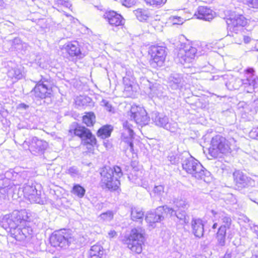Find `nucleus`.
Masks as SVG:
<instances>
[{
    "instance_id": "1",
    "label": "nucleus",
    "mask_w": 258,
    "mask_h": 258,
    "mask_svg": "<svg viewBox=\"0 0 258 258\" xmlns=\"http://www.w3.org/2000/svg\"><path fill=\"white\" fill-rule=\"evenodd\" d=\"M100 185L103 188L116 190L120 185L119 178L122 176V172L120 167L115 166L113 168L105 166L100 172Z\"/></svg>"
},
{
    "instance_id": "2",
    "label": "nucleus",
    "mask_w": 258,
    "mask_h": 258,
    "mask_svg": "<svg viewBox=\"0 0 258 258\" xmlns=\"http://www.w3.org/2000/svg\"><path fill=\"white\" fill-rule=\"evenodd\" d=\"M236 147V140L230 138L228 140L224 137L217 135L214 137L209 148L210 154L214 158H217L220 154H227L231 152L232 149Z\"/></svg>"
},
{
    "instance_id": "3",
    "label": "nucleus",
    "mask_w": 258,
    "mask_h": 258,
    "mask_svg": "<svg viewBox=\"0 0 258 258\" xmlns=\"http://www.w3.org/2000/svg\"><path fill=\"white\" fill-rule=\"evenodd\" d=\"M182 167L187 173L197 179L205 180V177H208L210 174L199 161L191 156L183 160Z\"/></svg>"
},
{
    "instance_id": "4",
    "label": "nucleus",
    "mask_w": 258,
    "mask_h": 258,
    "mask_svg": "<svg viewBox=\"0 0 258 258\" xmlns=\"http://www.w3.org/2000/svg\"><path fill=\"white\" fill-rule=\"evenodd\" d=\"M29 219L25 211H16L12 214H8L3 216L2 219V226L6 230L10 229V232L19 224L25 223Z\"/></svg>"
},
{
    "instance_id": "5",
    "label": "nucleus",
    "mask_w": 258,
    "mask_h": 258,
    "mask_svg": "<svg viewBox=\"0 0 258 258\" xmlns=\"http://www.w3.org/2000/svg\"><path fill=\"white\" fill-rule=\"evenodd\" d=\"M252 68H248L245 71V77L243 79H236L233 85L234 89H238L242 86L247 93H252L255 88L258 87V78L254 74Z\"/></svg>"
},
{
    "instance_id": "6",
    "label": "nucleus",
    "mask_w": 258,
    "mask_h": 258,
    "mask_svg": "<svg viewBox=\"0 0 258 258\" xmlns=\"http://www.w3.org/2000/svg\"><path fill=\"white\" fill-rule=\"evenodd\" d=\"M144 234L141 228H135L131 230L130 236L124 240V243L132 252L138 254L142 252L144 242Z\"/></svg>"
},
{
    "instance_id": "7",
    "label": "nucleus",
    "mask_w": 258,
    "mask_h": 258,
    "mask_svg": "<svg viewBox=\"0 0 258 258\" xmlns=\"http://www.w3.org/2000/svg\"><path fill=\"white\" fill-rule=\"evenodd\" d=\"M74 241L69 231L63 229L56 232L50 238V242L54 247L63 248Z\"/></svg>"
},
{
    "instance_id": "8",
    "label": "nucleus",
    "mask_w": 258,
    "mask_h": 258,
    "mask_svg": "<svg viewBox=\"0 0 258 258\" xmlns=\"http://www.w3.org/2000/svg\"><path fill=\"white\" fill-rule=\"evenodd\" d=\"M44 82L45 81L42 80L39 81L31 90L30 94L34 101H40L41 100L50 97L52 89Z\"/></svg>"
},
{
    "instance_id": "9",
    "label": "nucleus",
    "mask_w": 258,
    "mask_h": 258,
    "mask_svg": "<svg viewBox=\"0 0 258 258\" xmlns=\"http://www.w3.org/2000/svg\"><path fill=\"white\" fill-rule=\"evenodd\" d=\"M24 196L27 199L30 203L43 204V201L41 199L40 194L38 193L35 186V183L32 180L28 181L23 187ZM40 193V191H39Z\"/></svg>"
},
{
    "instance_id": "10",
    "label": "nucleus",
    "mask_w": 258,
    "mask_h": 258,
    "mask_svg": "<svg viewBox=\"0 0 258 258\" xmlns=\"http://www.w3.org/2000/svg\"><path fill=\"white\" fill-rule=\"evenodd\" d=\"M149 53L151 56L150 64L153 68L161 67L163 65L166 56V52L164 47L158 45L152 46Z\"/></svg>"
},
{
    "instance_id": "11",
    "label": "nucleus",
    "mask_w": 258,
    "mask_h": 258,
    "mask_svg": "<svg viewBox=\"0 0 258 258\" xmlns=\"http://www.w3.org/2000/svg\"><path fill=\"white\" fill-rule=\"evenodd\" d=\"M151 118L155 125L163 127L164 128L174 132L177 128V124L175 122H169L168 117L157 111H154L151 113Z\"/></svg>"
},
{
    "instance_id": "12",
    "label": "nucleus",
    "mask_w": 258,
    "mask_h": 258,
    "mask_svg": "<svg viewBox=\"0 0 258 258\" xmlns=\"http://www.w3.org/2000/svg\"><path fill=\"white\" fill-rule=\"evenodd\" d=\"M23 145H27L30 152L34 154H42L48 147V144L45 141L39 140L36 137H33L31 141H25Z\"/></svg>"
},
{
    "instance_id": "13",
    "label": "nucleus",
    "mask_w": 258,
    "mask_h": 258,
    "mask_svg": "<svg viewBox=\"0 0 258 258\" xmlns=\"http://www.w3.org/2000/svg\"><path fill=\"white\" fill-rule=\"evenodd\" d=\"M130 117L136 123L146 125L149 121V117L146 110L140 106H132L130 111Z\"/></svg>"
},
{
    "instance_id": "14",
    "label": "nucleus",
    "mask_w": 258,
    "mask_h": 258,
    "mask_svg": "<svg viewBox=\"0 0 258 258\" xmlns=\"http://www.w3.org/2000/svg\"><path fill=\"white\" fill-rule=\"evenodd\" d=\"M197 52L196 48L189 44L185 45L179 49L177 58L181 63L190 62L195 57Z\"/></svg>"
},
{
    "instance_id": "15",
    "label": "nucleus",
    "mask_w": 258,
    "mask_h": 258,
    "mask_svg": "<svg viewBox=\"0 0 258 258\" xmlns=\"http://www.w3.org/2000/svg\"><path fill=\"white\" fill-rule=\"evenodd\" d=\"M247 23L246 19L241 15H232L227 21V30L229 32L242 30Z\"/></svg>"
},
{
    "instance_id": "16",
    "label": "nucleus",
    "mask_w": 258,
    "mask_h": 258,
    "mask_svg": "<svg viewBox=\"0 0 258 258\" xmlns=\"http://www.w3.org/2000/svg\"><path fill=\"white\" fill-rule=\"evenodd\" d=\"M132 127V125L127 121L123 123V131L122 133V143L126 144V149H129L131 152L134 151L133 140L134 133Z\"/></svg>"
},
{
    "instance_id": "17",
    "label": "nucleus",
    "mask_w": 258,
    "mask_h": 258,
    "mask_svg": "<svg viewBox=\"0 0 258 258\" xmlns=\"http://www.w3.org/2000/svg\"><path fill=\"white\" fill-rule=\"evenodd\" d=\"M74 134L79 137L85 144L94 145L96 144V139L90 131L84 126H79L74 130Z\"/></svg>"
},
{
    "instance_id": "18",
    "label": "nucleus",
    "mask_w": 258,
    "mask_h": 258,
    "mask_svg": "<svg viewBox=\"0 0 258 258\" xmlns=\"http://www.w3.org/2000/svg\"><path fill=\"white\" fill-rule=\"evenodd\" d=\"M235 185L239 189H242L251 185L254 181L239 170H236L233 174Z\"/></svg>"
},
{
    "instance_id": "19",
    "label": "nucleus",
    "mask_w": 258,
    "mask_h": 258,
    "mask_svg": "<svg viewBox=\"0 0 258 258\" xmlns=\"http://www.w3.org/2000/svg\"><path fill=\"white\" fill-rule=\"evenodd\" d=\"M61 49L65 51L71 57H76L77 58L81 59L84 56L77 42L67 43L62 46Z\"/></svg>"
},
{
    "instance_id": "20",
    "label": "nucleus",
    "mask_w": 258,
    "mask_h": 258,
    "mask_svg": "<svg viewBox=\"0 0 258 258\" xmlns=\"http://www.w3.org/2000/svg\"><path fill=\"white\" fill-rule=\"evenodd\" d=\"M108 23L115 27L122 26L124 24V19L119 14L111 11L106 12L103 16Z\"/></svg>"
},
{
    "instance_id": "21",
    "label": "nucleus",
    "mask_w": 258,
    "mask_h": 258,
    "mask_svg": "<svg viewBox=\"0 0 258 258\" xmlns=\"http://www.w3.org/2000/svg\"><path fill=\"white\" fill-rule=\"evenodd\" d=\"M214 13L209 8L206 6H200L195 14V16L199 19L210 21L214 18Z\"/></svg>"
},
{
    "instance_id": "22",
    "label": "nucleus",
    "mask_w": 258,
    "mask_h": 258,
    "mask_svg": "<svg viewBox=\"0 0 258 258\" xmlns=\"http://www.w3.org/2000/svg\"><path fill=\"white\" fill-rule=\"evenodd\" d=\"M169 86L174 90L182 88L184 85V81L182 76L178 74H171L168 78Z\"/></svg>"
},
{
    "instance_id": "23",
    "label": "nucleus",
    "mask_w": 258,
    "mask_h": 258,
    "mask_svg": "<svg viewBox=\"0 0 258 258\" xmlns=\"http://www.w3.org/2000/svg\"><path fill=\"white\" fill-rule=\"evenodd\" d=\"M192 233L197 237L201 238L204 235V224L200 219H193L191 221Z\"/></svg>"
},
{
    "instance_id": "24",
    "label": "nucleus",
    "mask_w": 258,
    "mask_h": 258,
    "mask_svg": "<svg viewBox=\"0 0 258 258\" xmlns=\"http://www.w3.org/2000/svg\"><path fill=\"white\" fill-rule=\"evenodd\" d=\"M163 219L164 216L161 213V211H158V208L155 212H148L145 217L146 222L151 225L156 222H159Z\"/></svg>"
},
{
    "instance_id": "25",
    "label": "nucleus",
    "mask_w": 258,
    "mask_h": 258,
    "mask_svg": "<svg viewBox=\"0 0 258 258\" xmlns=\"http://www.w3.org/2000/svg\"><path fill=\"white\" fill-rule=\"evenodd\" d=\"M211 213L215 220L218 219H221L223 223L222 226H226V227L229 228L231 223V219L227 214L223 212H217L213 210H211Z\"/></svg>"
},
{
    "instance_id": "26",
    "label": "nucleus",
    "mask_w": 258,
    "mask_h": 258,
    "mask_svg": "<svg viewBox=\"0 0 258 258\" xmlns=\"http://www.w3.org/2000/svg\"><path fill=\"white\" fill-rule=\"evenodd\" d=\"M104 254V249L99 244L92 246L89 251V258H101Z\"/></svg>"
},
{
    "instance_id": "27",
    "label": "nucleus",
    "mask_w": 258,
    "mask_h": 258,
    "mask_svg": "<svg viewBox=\"0 0 258 258\" xmlns=\"http://www.w3.org/2000/svg\"><path fill=\"white\" fill-rule=\"evenodd\" d=\"M144 216V213L140 208L137 207L131 208V217L132 220L141 222L143 220Z\"/></svg>"
},
{
    "instance_id": "28",
    "label": "nucleus",
    "mask_w": 258,
    "mask_h": 258,
    "mask_svg": "<svg viewBox=\"0 0 258 258\" xmlns=\"http://www.w3.org/2000/svg\"><path fill=\"white\" fill-rule=\"evenodd\" d=\"M11 180L6 178L4 175H0V193L5 195L10 188Z\"/></svg>"
},
{
    "instance_id": "29",
    "label": "nucleus",
    "mask_w": 258,
    "mask_h": 258,
    "mask_svg": "<svg viewBox=\"0 0 258 258\" xmlns=\"http://www.w3.org/2000/svg\"><path fill=\"white\" fill-rule=\"evenodd\" d=\"M134 13L140 21L146 20L150 15L149 11L144 9H138L134 11Z\"/></svg>"
},
{
    "instance_id": "30",
    "label": "nucleus",
    "mask_w": 258,
    "mask_h": 258,
    "mask_svg": "<svg viewBox=\"0 0 258 258\" xmlns=\"http://www.w3.org/2000/svg\"><path fill=\"white\" fill-rule=\"evenodd\" d=\"M228 36L233 37L234 43L241 44L242 42L243 34H242V30L234 31L233 32H229L228 31Z\"/></svg>"
},
{
    "instance_id": "31",
    "label": "nucleus",
    "mask_w": 258,
    "mask_h": 258,
    "mask_svg": "<svg viewBox=\"0 0 258 258\" xmlns=\"http://www.w3.org/2000/svg\"><path fill=\"white\" fill-rule=\"evenodd\" d=\"M86 114L83 117V122L88 126H93L95 122L96 116L92 112L85 113Z\"/></svg>"
},
{
    "instance_id": "32",
    "label": "nucleus",
    "mask_w": 258,
    "mask_h": 258,
    "mask_svg": "<svg viewBox=\"0 0 258 258\" xmlns=\"http://www.w3.org/2000/svg\"><path fill=\"white\" fill-rule=\"evenodd\" d=\"M112 131L111 125H105L98 131L97 135L102 139H105L110 137Z\"/></svg>"
},
{
    "instance_id": "33",
    "label": "nucleus",
    "mask_w": 258,
    "mask_h": 258,
    "mask_svg": "<svg viewBox=\"0 0 258 258\" xmlns=\"http://www.w3.org/2000/svg\"><path fill=\"white\" fill-rule=\"evenodd\" d=\"M8 76L9 78L16 80H19L23 78V74L20 69L12 68L8 72Z\"/></svg>"
},
{
    "instance_id": "34",
    "label": "nucleus",
    "mask_w": 258,
    "mask_h": 258,
    "mask_svg": "<svg viewBox=\"0 0 258 258\" xmlns=\"http://www.w3.org/2000/svg\"><path fill=\"white\" fill-rule=\"evenodd\" d=\"M85 189L79 184H76L73 186L71 192L79 198H82L85 194Z\"/></svg>"
},
{
    "instance_id": "35",
    "label": "nucleus",
    "mask_w": 258,
    "mask_h": 258,
    "mask_svg": "<svg viewBox=\"0 0 258 258\" xmlns=\"http://www.w3.org/2000/svg\"><path fill=\"white\" fill-rule=\"evenodd\" d=\"M173 203L178 209H187L189 207L188 202L183 198H177L174 200Z\"/></svg>"
},
{
    "instance_id": "36",
    "label": "nucleus",
    "mask_w": 258,
    "mask_h": 258,
    "mask_svg": "<svg viewBox=\"0 0 258 258\" xmlns=\"http://www.w3.org/2000/svg\"><path fill=\"white\" fill-rule=\"evenodd\" d=\"M21 231V225L20 224L18 225L16 228L14 229L11 230L10 232L11 234L12 235L13 237H14L17 240H24V236L22 235Z\"/></svg>"
},
{
    "instance_id": "37",
    "label": "nucleus",
    "mask_w": 258,
    "mask_h": 258,
    "mask_svg": "<svg viewBox=\"0 0 258 258\" xmlns=\"http://www.w3.org/2000/svg\"><path fill=\"white\" fill-rule=\"evenodd\" d=\"M176 217L180 220L181 224H187L189 222V217L186 215L185 211L176 212Z\"/></svg>"
},
{
    "instance_id": "38",
    "label": "nucleus",
    "mask_w": 258,
    "mask_h": 258,
    "mask_svg": "<svg viewBox=\"0 0 258 258\" xmlns=\"http://www.w3.org/2000/svg\"><path fill=\"white\" fill-rule=\"evenodd\" d=\"M123 83L124 85V91L130 94L132 91L133 80H131L127 77H123Z\"/></svg>"
},
{
    "instance_id": "39",
    "label": "nucleus",
    "mask_w": 258,
    "mask_h": 258,
    "mask_svg": "<svg viewBox=\"0 0 258 258\" xmlns=\"http://www.w3.org/2000/svg\"><path fill=\"white\" fill-rule=\"evenodd\" d=\"M155 196L161 197L166 192L163 185H155L153 190Z\"/></svg>"
},
{
    "instance_id": "40",
    "label": "nucleus",
    "mask_w": 258,
    "mask_h": 258,
    "mask_svg": "<svg viewBox=\"0 0 258 258\" xmlns=\"http://www.w3.org/2000/svg\"><path fill=\"white\" fill-rule=\"evenodd\" d=\"M158 210V211H161L162 214L163 212H165V213L170 214L171 216L175 215V213H176L173 208L168 207L167 206L159 207Z\"/></svg>"
},
{
    "instance_id": "41",
    "label": "nucleus",
    "mask_w": 258,
    "mask_h": 258,
    "mask_svg": "<svg viewBox=\"0 0 258 258\" xmlns=\"http://www.w3.org/2000/svg\"><path fill=\"white\" fill-rule=\"evenodd\" d=\"M67 173L72 177L78 176L81 174V172L76 166H72L69 167Z\"/></svg>"
},
{
    "instance_id": "42",
    "label": "nucleus",
    "mask_w": 258,
    "mask_h": 258,
    "mask_svg": "<svg viewBox=\"0 0 258 258\" xmlns=\"http://www.w3.org/2000/svg\"><path fill=\"white\" fill-rule=\"evenodd\" d=\"M146 3L153 6H161L164 4L166 0H145Z\"/></svg>"
},
{
    "instance_id": "43",
    "label": "nucleus",
    "mask_w": 258,
    "mask_h": 258,
    "mask_svg": "<svg viewBox=\"0 0 258 258\" xmlns=\"http://www.w3.org/2000/svg\"><path fill=\"white\" fill-rule=\"evenodd\" d=\"M100 217L103 220L110 221L113 219V213L110 211H107L105 213H103L100 215Z\"/></svg>"
},
{
    "instance_id": "44",
    "label": "nucleus",
    "mask_w": 258,
    "mask_h": 258,
    "mask_svg": "<svg viewBox=\"0 0 258 258\" xmlns=\"http://www.w3.org/2000/svg\"><path fill=\"white\" fill-rule=\"evenodd\" d=\"M22 232V235L24 236V240L30 236L32 233V230L30 227L26 226L22 227H21V231Z\"/></svg>"
},
{
    "instance_id": "45",
    "label": "nucleus",
    "mask_w": 258,
    "mask_h": 258,
    "mask_svg": "<svg viewBox=\"0 0 258 258\" xmlns=\"http://www.w3.org/2000/svg\"><path fill=\"white\" fill-rule=\"evenodd\" d=\"M101 105L104 106L106 109L109 112H114V108L112 107L111 104L105 99H103L101 102Z\"/></svg>"
},
{
    "instance_id": "46",
    "label": "nucleus",
    "mask_w": 258,
    "mask_h": 258,
    "mask_svg": "<svg viewBox=\"0 0 258 258\" xmlns=\"http://www.w3.org/2000/svg\"><path fill=\"white\" fill-rule=\"evenodd\" d=\"M170 20L173 24H180L183 23V19L180 17L172 16L170 17Z\"/></svg>"
},
{
    "instance_id": "47",
    "label": "nucleus",
    "mask_w": 258,
    "mask_h": 258,
    "mask_svg": "<svg viewBox=\"0 0 258 258\" xmlns=\"http://www.w3.org/2000/svg\"><path fill=\"white\" fill-rule=\"evenodd\" d=\"M56 6L57 7L63 6L68 8H70L72 6L70 3L67 0H61V1H59Z\"/></svg>"
},
{
    "instance_id": "48",
    "label": "nucleus",
    "mask_w": 258,
    "mask_h": 258,
    "mask_svg": "<svg viewBox=\"0 0 258 258\" xmlns=\"http://www.w3.org/2000/svg\"><path fill=\"white\" fill-rule=\"evenodd\" d=\"M228 228L226 226H221L218 229L217 235L226 236V230Z\"/></svg>"
},
{
    "instance_id": "49",
    "label": "nucleus",
    "mask_w": 258,
    "mask_h": 258,
    "mask_svg": "<svg viewBox=\"0 0 258 258\" xmlns=\"http://www.w3.org/2000/svg\"><path fill=\"white\" fill-rule=\"evenodd\" d=\"M217 244L220 246H223L225 244V236L217 235Z\"/></svg>"
},
{
    "instance_id": "50",
    "label": "nucleus",
    "mask_w": 258,
    "mask_h": 258,
    "mask_svg": "<svg viewBox=\"0 0 258 258\" xmlns=\"http://www.w3.org/2000/svg\"><path fill=\"white\" fill-rule=\"evenodd\" d=\"M136 3V0H122V5L126 7H131Z\"/></svg>"
},
{
    "instance_id": "51",
    "label": "nucleus",
    "mask_w": 258,
    "mask_h": 258,
    "mask_svg": "<svg viewBox=\"0 0 258 258\" xmlns=\"http://www.w3.org/2000/svg\"><path fill=\"white\" fill-rule=\"evenodd\" d=\"M247 4L254 8H258V0H246Z\"/></svg>"
},
{
    "instance_id": "52",
    "label": "nucleus",
    "mask_w": 258,
    "mask_h": 258,
    "mask_svg": "<svg viewBox=\"0 0 258 258\" xmlns=\"http://www.w3.org/2000/svg\"><path fill=\"white\" fill-rule=\"evenodd\" d=\"M249 136L251 138L256 139L258 137V127L255 128H253L250 132Z\"/></svg>"
},
{
    "instance_id": "53",
    "label": "nucleus",
    "mask_w": 258,
    "mask_h": 258,
    "mask_svg": "<svg viewBox=\"0 0 258 258\" xmlns=\"http://www.w3.org/2000/svg\"><path fill=\"white\" fill-rule=\"evenodd\" d=\"M168 160L172 164H175L178 162V158L172 155L168 156Z\"/></svg>"
},
{
    "instance_id": "54",
    "label": "nucleus",
    "mask_w": 258,
    "mask_h": 258,
    "mask_svg": "<svg viewBox=\"0 0 258 258\" xmlns=\"http://www.w3.org/2000/svg\"><path fill=\"white\" fill-rule=\"evenodd\" d=\"M133 72L131 70H128L126 71V75L124 77H128L131 80H133V78L132 77Z\"/></svg>"
},
{
    "instance_id": "55",
    "label": "nucleus",
    "mask_w": 258,
    "mask_h": 258,
    "mask_svg": "<svg viewBox=\"0 0 258 258\" xmlns=\"http://www.w3.org/2000/svg\"><path fill=\"white\" fill-rule=\"evenodd\" d=\"M251 40L250 37L247 36H245L243 35V37L242 39V41H243L245 43L247 44L250 42Z\"/></svg>"
},
{
    "instance_id": "56",
    "label": "nucleus",
    "mask_w": 258,
    "mask_h": 258,
    "mask_svg": "<svg viewBox=\"0 0 258 258\" xmlns=\"http://www.w3.org/2000/svg\"><path fill=\"white\" fill-rule=\"evenodd\" d=\"M116 234V232L114 230H111L108 232V235L110 237L112 238L114 237Z\"/></svg>"
},
{
    "instance_id": "57",
    "label": "nucleus",
    "mask_w": 258,
    "mask_h": 258,
    "mask_svg": "<svg viewBox=\"0 0 258 258\" xmlns=\"http://www.w3.org/2000/svg\"><path fill=\"white\" fill-rule=\"evenodd\" d=\"M223 257V258H231V252H229L228 251H227Z\"/></svg>"
},
{
    "instance_id": "58",
    "label": "nucleus",
    "mask_w": 258,
    "mask_h": 258,
    "mask_svg": "<svg viewBox=\"0 0 258 258\" xmlns=\"http://www.w3.org/2000/svg\"><path fill=\"white\" fill-rule=\"evenodd\" d=\"M19 107L23 108L24 109H26L27 108H28L29 107V106L24 103H21L19 104Z\"/></svg>"
},
{
    "instance_id": "59",
    "label": "nucleus",
    "mask_w": 258,
    "mask_h": 258,
    "mask_svg": "<svg viewBox=\"0 0 258 258\" xmlns=\"http://www.w3.org/2000/svg\"><path fill=\"white\" fill-rule=\"evenodd\" d=\"M59 1H61V0H49V2L51 4H53L54 5L56 6Z\"/></svg>"
},
{
    "instance_id": "60",
    "label": "nucleus",
    "mask_w": 258,
    "mask_h": 258,
    "mask_svg": "<svg viewBox=\"0 0 258 258\" xmlns=\"http://www.w3.org/2000/svg\"><path fill=\"white\" fill-rule=\"evenodd\" d=\"M217 227V223H215L213 224L212 228L213 229H216Z\"/></svg>"
},
{
    "instance_id": "61",
    "label": "nucleus",
    "mask_w": 258,
    "mask_h": 258,
    "mask_svg": "<svg viewBox=\"0 0 258 258\" xmlns=\"http://www.w3.org/2000/svg\"><path fill=\"white\" fill-rule=\"evenodd\" d=\"M251 258H258V256L256 255H252Z\"/></svg>"
},
{
    "instance_id": "62",
    "label": "nucleus",
    "mask_w": 258,
    "mask_h": 258,
    "mask_svg": "<svg viewBox=\"0 0 258 258\" xmlns=\"http://www.w3.org/2000/svg\"><path fill=\"white\" fill-rule=\"evenodd\" d=\"M257 230L254 229V231L256 232V234H257V238H258V227H257Z\"/></svg>"
},
{
    "instance_id": "63",
    "label": "nucleus",
    "mask_w": 258,
    "mask_h": 258,
    "mask_svg": "<svg viewBox=\"0 0 258 258\" xmlns=\"http://www.w3.org/2000/svg\"><path fill=\"white\" fill-rule=\"evenodd\" d=\"M2 4V0H0V5Z\"/></svg>"
}]
</instances>
